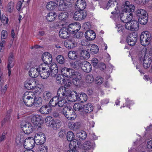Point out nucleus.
<instances>
[{"label": "nucleus", "mask_w": 152, "mask_h": 152, "mask_svg": "<svg viewBox=\"0 0 152 152\" xmlns=\"http://www.w3.org/2000/svg\"><path fill=\"white\" fill-rule=\"evenodd\" d=\"M68 99L66 98L63 99L62 98L60 97L58 98L57 105L58 106L60 107H62L65 106L66 104L67 100Z\"/></svg>", "instance_id": "41"}, {"label": "nucleus", "mask_w": 152, "mask_h": 152, "mask_svg": "<svg viewBox=\"0 0 152 152\" xmlns=\"http://www.w3.org/2000/svg\"><path fill=\"white\" fill-rule=\"evenodd\" d=\"M85 36L87 40H92L95 38L96 34L93 31L89 30L85 32Z\"/></svg>", "instance_id": "26"}, {"label": "nucleus", "mask_w": 152, "mask_h": 152, "mask_svg": "<svg viewBox=\"0 0 152 152\" xmlns=\"http://www.w3.org/2000/svg\"><path fill=\"white\" fill-rule=\"evenodd\" d=\"M124 9L123 10V12L124 13L125 12V13H124V14L126 15V14L128 12H133L135 9V7L132 4H130L129 2L126 1L125 2L124 5Z\"/></svg>", "instance_id": "19"}, {"label": "nucleus", "mask_w": 152, "mask_h": 152, "mask_svg": "<svg viewBox=\"0 0 152 152\" xmlns=\"http://www.w3.org/2000/svg\"><path fill=\"white\" fill-rule=\"evenodd\" d=\"M68 14L67 12H62L59 14L58 18L61 21L64 22L68 18Z\"/></svg>", "instance_id": "40"}, {"label": "nucleus", "mask_w": 152, "mask_h": 152, "mask_svg": "<svg viewBox=\"0 0 152 152\" xmlns=\"http://www.w3.org/2000/svg\"><path fill=\"white\" fill-rule=\"evenodd\" d=\"M56 60L59 64H63L64 63L65 59L63 56L59 55L57 57Z\"/></svg>", "instance_id": "56"}, {"label": "nucleus", "mask_w": 152, "mask_h": 152, "mask_svg": "<svg viewBox=\"0 0 152 152\" xmlns=\"http://www.w3.org/2000/svg\"><path fill=\"white\" fill-rule=\"evenodd\" d=\"M14 56L12 53H10L8 58V64L7 65L8 70L9 76L11 74V69L14 66Z\"/></svg>", "instance_id": "23"}, {"label": "nucleus", "mask_w": 152, "mask_h": 152, "mask_svg": "<svg viewBox=\"0 0 152 152\" xmlns=\"http://www.w3.org/2000/svg\"><path fill=\"white\" fill-rule=\"evenodd\" d=\"M0 20L1 22L4 24H6L8 23L9 19L8 18L6 17L5 15H2Z\"/></svg>", "instance_id": "57"}, {"label": "nucleus", "mask_w": 152, "mask_h": 152, "mask_svg": "<svg viewBox=\"0 0 152 152\" xmlns=\"http://www.w3.org/2000/svg\"><path fill=\"white\" fill-rule=\"evenodd\" d=\"M71 31H69V26L67 28L63 27L61 28L59 33L60 37L62 38L65 39L69 36V32Z\"/></svg>", "instance_id": "22"}, {"label": "nucleus", "mask_w": 152, "mask_h": 152, "mask_svg": "<svg viewBox=\"0 0 152 152\" xmlns=\"http://www.w3.org/2000/svg\"><path fill=\"white\" fill-rule=\"evenodd\" d=\"M64 77L62 74L58 75L56 77V83L59 85L62 84L65 80Z\"/></svg>", "instance_id": "38"}, {"label": "nucleus", "mask_w": 152, "mask_h": 152, "mask_svg": "<svg viewBox=\"0 0 152 152\" xmlns=\"http://www.w3.org/2000/svg\"><path fill=\"white\" fill-rule=\"evenodd\" d=\"M63 84H64V87L66 89L70 86L72 84L71 81L69 79L66 80L65 82L64 81Z\"/></svg>", "instance_id": "60"}, {"label": "nucleus", "mask_w": 152, "mask_h": 152, "mask_svg": "<svg viewBox=\"0 0 152 152\" xmlns=\"http://www.w3.org/2000/svg\"><path fill=\"white\" fill-rule=\"evenodd\" d=\"M42 60L44 63L48 65L50 64L52 60V57L50 54L48 52L43 53L42 56Z\"/></svg>", "instance_id": "20"}, {"label": "nucleus", "mask_w": 152, "mask_h": 152, "mask_svg": "<svg viewBox=\"0 0 152 152\" xmlns=\"http://www.w3.org/2000/svg\"><path fill=\"white\" fill-rule=\"evenodd\" d=\"M57 6V3L55 2L50 1L46 5V7L49 10H53Z\"/></svg>", "instance_id": "45"}, {"label": "nucleus", "mask_w": 152, "mask_h": 152, "mask_svg": "<svg viewBox=\"0 0 152 152\" xmlns=\"http://www.w3.org/2000/svg\"><path fill=\"white\" fill-rule=\"evenodd\" d=\"M137 38L132 35H129L127 38L126 41L128 44L131 46H133L136 43Z\"/></svg>", "instance_id": "28"}, {"label": "nucleus", "mask_w": 152, "mask_h": 152, "mask_svg": "<svg viewBox=\"0 0 152 152\" xmlns=\"http://www.w3.org/2000/svg\"><path fill=\"white\" fill-rule=\"evenodd\" d=\"M8 87L7 85H6L3 87H1V94H4L6 91L7 88Z\"/></svg>", "instance_id": "63"}, {"label": "nucleus", "mask_w": 152, "mask_h": 152, "mask_svg": "<svg viewBox=\"0 0 152 152\" xmlns=\"http://www.w3.org/2000/svg\"><path fill=\"white\" fill-rule=\"evenodd\" d=\"M81 74L78 72H75L72 78L73 79L74 82L75 81L76 82H79V80L81 79Z\"/></svg>", "instance_id": "52"}, {"label": "nucleus", "mask_w": 152, "mask_h": 152, "mask_svg": "<svg viewBox=\"0 0 152 152\" xmlns=\"http://www.w3.org/2000/svg\"><path fill=\"white\" fill-rule=\"evenodd\" d=\"M99 51V48L98 46L94 44L92 45L90 48V51L93 54L97 53Z\"/></svg>", "instance_id": "54"}, {"label": "nucleus", "mask_w": 152, "mask_h": 152, "mask_svg": "<svg viewBox=\"0 0 152 152\" xmlns=\"http://www.w3.org/2000/svg\"><path fill=\"white\" fill-rule=\"evenodd\" d=\"M137 16H139V18L141 16H147L146 12L144 10L142 9H140L137 10Z\"/></svg>", "instance_id": "51"}, {"label": "nucleus", "mask_w": 152, "mask_h": 152, "mask_svg": "<svg viewBox=\"0 0 152 152\" xmlns=\"http://www.w3.org/2000/svg\"><path fill=\"white\" fill-rule=\"evenodd\" d=\"M80 38L79 34L77 33L74 36V37L69 39L64 42L65 47L68 48H73L76 47L77 43L78 42V40Z\"/></svg>", "instance_id": "4"}, {"label": "nucleus", "mask_w": 152, "mask_h": 152, "mask_svg": "<svg viewBox=\"0 0 152 152\" xmlns=\"http://www.w3.org/2000/svg\"><path fill=\"white\" fill-rule=\"evenodd\" d=\"M147 49L145 48H143L141 50L140 52L139 55L140 57V60L146 58H147V56H148V54L150 56H151L152 54V49H151V51L149 53H147L146 52Z\"/></svg>", "instance_id": "27"}, {"label": "nucleus", "mask_w": 152, "mask_h": 152, "mask_svg": "<svg viewBox=\"0 0 152 152\" xmlns=\"http://www.w3.org/2000/svg\"><path fill=\"white\" fill-rule=\"evenodd\" d=\"M51 111V110L48 108L47 105L42 106L40 109V112L42 114H46L49 113Z\"/></svg>", "instance_id": "39"}, {"label": "nucleus", "mask_w": 152, "mask_h": 152, "mask_svg": "<svg viewBox=\"0 0 152 152\" xmlns=\"http://www.w3.org/2000/svg\"><path fill=\"white\" fill-rule=\"evenodd\" d=\"M7 31L5 30H3L1 32V40L2 39H6L7 37Z\"/></svg>", "instance_id": "59"}, {"label": "nucleus", "mask_w": 152, "mask_h": 152, "mask_svg": "<svg viewBox=\"0 0 152 152\" xmlns=\"http://www.w3.org/2000/svg\"><path fill=\"white\" fill-rule=\"evenodd\" d=\"M42 100L41 97H38L34 98V105L35 107H38L42 104Z\"/></svg>", "instance_id": "37"}, {"label": "nucleus", "mask_w": 152, "mask_h": 152, "mask_svg": "<svg viewBox=\"0 0 152 152\" xmlns=\"http://www.w3.org/2000/svg\"><path fill=\"white\" fill-rule=\"evenodd\" d=\"M42 117L39 115H34L31 118V121L34 126V127L38 130H40L41 128L40 122Z\"/></svg>", "instance_id": "11"}, {"label": "nucleus", "mask_w": 152, "mask_h": 152, "mask_svg": "<svg viewBox=\"0 0 152 152\" xmlns=\"http://www.w3.org/2000/svg\"><path fill=\"white\" fill-rule=\"evenodd\" d=\"M76 136L79 140L80 139L83 140L86 138V134L85 132L81 131L77 133Z\"/></svg>", "instance_id": "46"}, {"label": "nucleus", "mask_w": 152, "mask_h": 152, "mask_svg": "<svg viewBox=\"0 0 152 152\" xmlns=\"http://www.w3.org/2000/svg\"><path fill=\"white\" fill-rule=\"evenodd\" d=\"M14 3L12 1L9 2L6 7L7 11L9 12H12L14 7Z\"/></svg>", "instance_id": "50"}, {"label": "nucleus", "mask_w": 152, "mask_h": 152, "mask_svg": "<svg viewBox=\"0 0 152 152\" xmlns=\"http://www.w3.org/2000/svg\"><path fill=\"white\" fill-rule=\"evenodd\" d=\"M58 95L60 96L62 95L64 98L68 99L69 97L72 96V93H70V91L67 89L63 86L60 87L57 91Z\"/></svg>", "instance_id": "10"}, {"label": "nucleus", "mask_w": 152, "mask_h": 152, "mask_svg": "<svg viewBox=\"0 0 152 152\" xmlns=\"http://www.w3.org/2000/svg\"><path fill=\"white\" fill-rule=\"evenodd\" d=\"M50 74L53 77H55L58 72V67L56 63H53L50 69Z\"/></svg>", "instance_id": "29"}, {"label": "nucleus", "mask_w": 152, "mask_h": 152, "mask_svg": "<svg viewBox=\"0 0 152 152\" xmlns=\"http://www.w3.org/2000/svg\"><path fill=\"white\" fill-rule=\"evenodd\" d=\"M80 122H76L75 123H69L68 125L70 129L76 131L80 128Z\"/></svg>", "instance_id": "30"}, {"label": "nucleus", "mask_w": 152, "mask_h": 152, "mask_svg": "<svg viewBox=\"0 0 152 152\" xmlns=\"http://www.w3.org/2000/svg\"><path fill=\"white\" fill-rule=\"evenodd\" d=\"M55 17L56 13L54 12H50L46 15V19L49 22H52L54 20Z\"/></svg>", "instance_id": "42"}, {"label": "nucleus", "mask_w": 152, "mask_h": 152, "mask_svg": "<svg viewBox=\"0 0 152 152\" xmlns=\"http://www.w3.org/2000/svg\"><path fill=\"white\" fill-rule=\"evenodd\" d=\"M72 94L73 95H75L77 100L81 102H84L87 99V96L84 93H81L77 94L76 92L74 91L72 92Z\"/></svg>", "instance_id": "18"}, {"label": "nucleus", "mask_w": 152, "mask_h": 152, "mask_svg": "<svg viewBox=\"0 0 152 152\" xmlns=\"http://www.w3.org/2000/svg\"><path fill=\"white\" fill-rule=\"evenodd\" d=\"M95 146V144L93 142L87 141L85 142L83 145V148L85 149L88 150L93 148Z\"/></svg>", "instance_id": "34"}, {"label": "nucleus", "mask_w": 152, "mask_h": 152, "mask_svg": "<svg viewBox=\"0 0 152 152\" xmlns=\"http://www.w3.org/2000/svg\"><path fill=\"white\" fill-rule=\"evenodd\" d=\"M58 97L57 96L54 97L50 100L49 103L53 107H55L57 105Z\"/></svg>", "instance_id": "47"}, {"label": "nucleus", "mask_w": 152, "mask_h": 152, "mask_svg": "<svg viewBox=\"0 0 152 152\" xmlns=\"http://www.w3.org/2000/svg\"><path fill=\"white\" fill-rule=\"evenodd\" d=\"M36 81L33 78L27 79L25 82V87L28 89H33L36 86Z\"/></svg>", "instance_id": "15"}, {"label": "nucleus", "mask_w": 152, "mask_h": 152, "mask_svg": "<svg viewBox=\"0 0 152 152\" xmlns=\"http://www.w3.org/2000/svg\"><path fill=\"white\" fill-rule=\"evenodd\" d=\"M95 81L96 84L100 85L103 82V79L100 76L97 77L95 79Z\"/></svg>", "instance_id": "61"}, {"label": "nucleus", "mask_w": 152, "mask_h": 152, "mask_svg": "<svg viewBox=\"0 0 152 152\" xmlns=\"http://www.w3.org/2000/svg\"><path fill=\"white\" fill-rule=\"evenodd\" d=\"M73 108L76 111L81 112L83 111V106L80 104L76 103L73 106Z\"/></svg>", "instance_id": "48"}, {"label": "nucleus", "mask_w": 152, "mask_h": 152, "mask_svg": "<svg viewBox=\"0 0 152 152\" xmlns=\"http://www.w3.org/2000/svg\"><path fill=\"white\" fill-rule=\"evenodd\" d=\"M125 14L122 13L120 15V19L121 21L123 22L126 23L127 22H130L132 21V19L133 18L132 14L131 13H130L129 15H128L126 18L125 19L124 16Z\"/></svg>", "instance_id": "32"}, {"label": "nucleus", "mask_w": 152, "mask_h": 152, "mask_svg": "<svg viewBox=\"0 0 152 152\" xmlns=\"http://www.w3.org/2000/svg\"><path fill=\"white\" fill-rule=\"evenodd\" d=\"M69 58L72 59H75L77 58V55L75 51H70L68 53Z\"/></svg>", "instance_id": "53"}, {"label": "nucleus", "mask_w": 152, "mask_h": 152, "mask_svg": "<svg viewBox=\"0 0 152 152\" xmlns=\"http://www.w3.org/2000/svg\"><path fill=\"white\" fill-rule=\"evenodd\" d=\"M66 137L67 140L70 141L71 143L69 145V147L71 148V145L72 146V144H73V145H74V142L75 141H74V142L72 141L73 140L74 138V134L72 132L70 131L67 132Z\"/></svg>", "instance_id": "33"}, {"label": "nucleus", "mask_w": 152, "mask_h": 152, "mask_svg": "<svg viewBox=\"0 0 152 152\" xmlns=\"http://www.w3.org/2000/svg\"><path fill=\"white\" fill-rule=\"evenodd\" d=\"M63 113L66 117L69 120H74L76 117V113L72 108L69 107H64Z\"/></svg>", "instance_id": "5"}, {"label": "nucleus", "mask_w": 152, "mask_h": 152, "mask_svg": "<svg viewBox=\"0 0 152 152\" xmlns=\"http://www.w3.org/2000/svg\"><path fill=\"white\" fill-rule=\"evenodd\" d=\"M86 80L87 82L91 83L94 80V78L92 75H88L86 76Z\"/></svg>", "instance_id": "58"}, {"label": "nucleus", "mask_w": 152, "mask_h": 152, "mask_svg": "<svg viewBox=\"0 0 152 152\" xmlns=\"http://www.w3.org/2000/svg\"><path fill=\"white\" fill-rule=\"evenodd\" d=\"M150 57L144 58L143 60V66L144 68L147 69L150 66L151 62V60H150Z\"/></svg>", "instance_id": "43"}, {"label": "nucleus", "mask_w": 152, "mask_h": 152, "mask_svg": "<svg viewBox=\"0 0 152 152\" xmlns=\"http://www.w3.org/2000/svg\"><path fill=\"white\" fill-rule=\"evenodd\" d=\"M39 152H47L48 148L46 146H41L39 148Z\"/></svg>", "instance_id": "62"}, {"label": "nucleus", "mask_w": 152, "mask_h": 152, "mask_svg": "<svg viewBox=\"0 0 152 152\" xmlns=\"http://www.w3.org/2000/svg\"><path fill=\"white\" fill-rule=\"evenodd\" d=\"M138 22L140 24L145 25L146 24L148 21V17L147 16H141L138 19Z\"/></svg>", "instance_id": "49"}, {"label": "nucleus", "mask_w": 152, "mask_h": 152, "mask_svg": "<svg viewBox=\"0 0 152 152\" xmlns=\"http://www.w3.org/2000/svg\"><path fill=\"white\" fill-rule=\"evenodd\" d=\"M151 39V34L148 31L143 32L140 35V43L143 46L148 45L150 43Z\"/></svg>", "instance_id": "3"}, {"label": "nucleus", "mask_w": 152, "mask_h": 152, "mask_svg": "<svg viewBox=\"0 0 152 152\" xmlns=\"http://www.w3.org/2000/svg\"><path fill=\"white\" fill-rule=\"evenodd\" d=\"M35 97L34 93L31 91L25 92L23 95V102L25 105L29 107L34 105V98Z\"/></svg>", "instance_id": "1"}, {"label": "nucleus", "mask_w": 152, "mask_h": 152, "mask_svg": "<svg viewBox=\"0 0 152 152\" xmlns=\"http://www.w3.org/2000/svg\"><path fill=\"white\" fill-rule=\"evenodd\" d=\"M23 136L21 134H18L16 137L15 142L17 144L19 145L22 142L23 140Z\"/></svg>", "instance_id": "55"}, {"label": "nucleus", "mask_w": 152, "mask_h": 152, "mask_svg": "<svg viewBox=\"0 0 152 152\" xmlns=\"http://www.w3.org/2000/svg\"><path fill=\"white\" fill-rule=\"evenodd\" d=\"M94 109V107L91 103H87L83 106V111L86 113H90Z\"/></svg>", "instance_id": "31"}, {"label": "nucleus", "mask_w": 152, "mask_h": 152, "mask_svg": "<svg viewBox=\"0 0 152 152\" xmlns=\"http://www.w3.org/2000/svg\"><path fill=\"white\" fill-rule=\"evenodd\" d=\"M57 6L58 10H66L68 7L67 4L64 2V0H57Z\"/></svg>", "instance_id": "25"}, {"label": "nucleus", "mask_w": 152, "mask_h": 152, "mask_svg": "<svg viewBox=\"0 0 152 152\" xmlns=\"http://www.w3.org/2000/svg\"><path fill=\"white\" fill-rule=\"evenodd\" d=\"M20 127L24 133L27 134L31 133L34 129V128L30 123L25 121L21 122Z\"/></svg>", "instance_id": "8"}, {"label": "nucleus", "mask_w": 152, "mask_h": 152, "mask_svg": "<svg viewBox=\"0 0 152 152\" xmlns=\"http://www.w3.org/2000/svg\"><path fill=\"white\" fill-rule=\"evenodd\" d=\"M87 15V13L85 11H78L75 12L73 18L76 20H81L85 19Z\"/></svg>", "instance_id": "13"}, {"label": "nucleus", "mask_w": 152, "mask_h": 152, "mask_svg": "<svg viewBox=\"0 0 152 152\" xmlns=\"http://www.w3.org/2000/svg\"><path fill=\"white\" fill-rule=\"evenodd\" d=\"M35 143L33 137H28L24 141L23 144L24 148L27 149H31L34 147Z\"/></svg>", "instance_id": "12"}, {"label": "nucleus", "mask_w": 152, "mask_h": 152, "mask_svg": "<svg viewBox=\"0 0 152 152\" xmlns=\"http://www.w3.org/2000/svg\"><path fill=\"white\" fill-rule=\"evenodd\" d=\"M39 66L31 67L29 71V76L32 78L37 77L39 75Z\"/></svg>", "instance_id": "16"}, {"label": "nucleus", "mask_w": 152, "mask_h": 152, "mask_svg": "<svg viewBox=\"0 0 152 152\" xmlns=\"http://www.w3.org/2000/svg\"><path fill=\"white\" fill-rule=\"evenodd\" d=\"M45 121L48 126H51L55 129L59 127L61 122L58 120H53L51 117H47L45 119Z\"/></svg>", "instance_id": "6"}, {"label": "nucleus", "mask_w": 152, "mask_h": 152, "mask_svg": "<svg viewBox=\"0 0 152 152\" xmlns=\"http://www.w3.org/2000/svg\"><path fill=\"white\" fill-rule=\"evenodd\" d=\"M81 25L79 23L71 24L69 26V31L71 32L78 31L80 28Z\"/></svg>", "instance_id": "24"}, {"label": "nucleus", "mask_w": 152, "mask_h": 152, "mask_svg": "<svg viewBox=\"0 0 152 152\" xmlns=\"http://www.w3.org/2000/svg\"><path fill=\"white\" fill-rule=\"evenodd\" d=\"M42 96L44 100L47 101L52 96V94L50 92L45 91L43 93Z\"/></svg>", "instance_id": "44"}, {"label": "nucleus", "mask_w": 152, "mask_h": 152, "mask_svg": "<svg viewBox=\"0 0 152 152\" xmlns=\"http://www.w3.org/2000/svg\"><path fill=\"white\" fill-rule=\"evenodd\" d=\"M90 57L89 53L86 50H82L80 52V58L81 59H87Z\"/></svg>", "instance_id": "36"}, {"label": "nucleus", "mask_w": 152, "mask_h": 152, "mask_svg": "<svg viewBox=\"0 0 152 152\" xmlns=\"http://www.w3.org/2000/svg\"><path fill=\"white\" fill-rule=\"evenodd\" d=\"M39 74L41 78L43 79H47L50 73V68L47 64H42L39 66Z\"/></svg>", "instance_id": "2"}, {"label": "nucleus", "mask_w": 152, "mask_h": 152, "mask_svg": "<svg viewBox=\"0 0 152 152\" xmlns=\"http://www.w3.org/2000/svg\"><path fill=\"white\" fill-rule=\"evenodd\" d=\"M75 72L74 70L66 67L63 68L61 69V73L65 77L68 78H72Z\"/></svg>", "instance_id": "14"}, {"label": "nucleus", "mask_w": 152, "mask_h": 152, "mask_svg": "<svg viewBox=\"0 0 152 152\" xmlns=\"http://www.w3.org/2000/svg\"><path fill=\"white\" fill-rule=\"evenodd\" d=\"M34 139L37 145H41L45 142L46 137L43 133L39 132L35 134Z\"/></svg>", "instance_id": "7"}, {"label": "nucleus", "mask_w": 152, "mask_h": 152, "mask_svg": "<svg viewBox=\"0 0 152 152\" xmlns=\"http://www.w3.org/2000/svg\"><path fill=\"white\" fill-rule=\"evenodd\" d=\"M126 23L125 27L126 29L132 31H136L138 29L139 24L136 20H132Z\"/></svg>", "instance_id": "9"}, {"label": "nucleus", "mask_w": 152, "mask_h": 152, "mask_svg": "<svg viewBox=\"0 0 152 152\" xmlns=\"http://www.w3.org/2000/svg\"><path fill=\"white\" fill-rule=\"evenodd\" d=\"M117 4V2L116 0H109L107 3V6L111 8L112 9L116 10Z\"/></svg>", "instance_id": "35"}, {"label": "nucleus", "mask_w": 152, "mask_h": 152, "mask_svg": "<svg viewBox=\"0 0 152 152\" xmlns=\"http://www.w3.org/2000/svg\"><path fill=\"white\" fill-rule=\"evenodd\" d=\"M86 3L85 0H77L75 3V8L77 10L83 11L86 7Z\"/></svg>", "instance_id": "21"}, {"label": "nucleus", "mask_w": 152, "mask_h": 152, "mask_svg": "<svg viewBox=\"0 0 152 152\" xmlns=\"http://www.w3.org/2000/svg\"><path fill=\"white\" fill-rule=\"evenodd\" d=\"M91 64L94 66L95 67L97 66V64L98 63V61L97 58H93L91 60Z\"/></svg>", "instance_id": "64"}, {"label": "nucleus", "mask_w": 152, "mask_h": 152, "mask_svg": "<svg viewBox=\"0 0 152 152\" xmlns=\"http://www.w3.org/2000/svg\"><path fill=\"white\" fill-rule=\"evenodd\" d=\"M78 64L81 66L83 70L86 72H89L91 70V65L89 63L86 61H81V63Z\"/></svg>", "instance_id": "17"}]
</instances>
